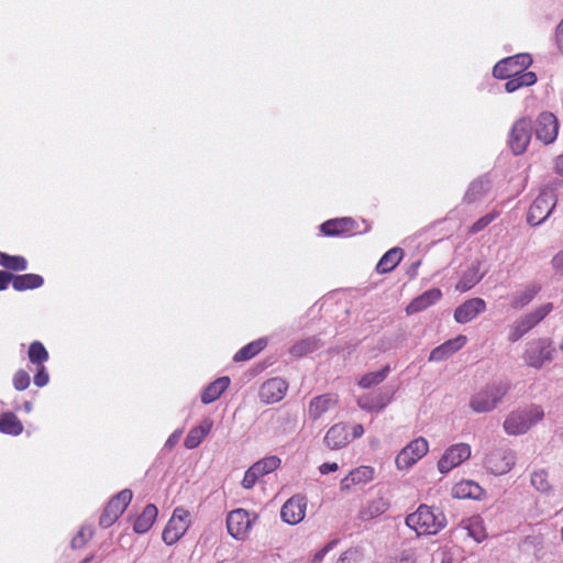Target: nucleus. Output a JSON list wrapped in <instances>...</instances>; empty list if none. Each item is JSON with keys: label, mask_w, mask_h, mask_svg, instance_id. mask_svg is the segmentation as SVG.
<instances>
[{"label": "nucleus", "mask_w": 563, "mask_h": 563, "mask_svg": "<svg viewBox=\"0 0 563 563\" xmlns=\"http://www.w3.org/2000/svg\"><path fill=\"white\" fill-rule=\"evenodd\" d=\"M405 522L418 537L434 536L446 526V517L438 508L420 505L406 517Z\"/></svg>", "instance_id": "nucleus-1"}, {"label": "nucleus", "mask_w": 563, "mask_h": 563, "mask_svg": "<svg viewBox=\"0 0 563 563\" xmlns=\"http://www.w3.org/2000/svg\"><path fill=\"white\" fill-rule=\"evenodd\" d=\"M543 418V408L540 405L532 404L510 411L503 423V428L508 435H521L542 421Z\"/></svg>", "instance_id": "nucleus-2"}, {"label": "nucleus", "mask_w": 563, "mask_h": 563, "mask_svg": "<svg viewBox=\"0 0 563 563\" xmlns=\"http://www.w3.org/2000/svg\"><path fill=\"white\" fill-rule=\"evenodd\" d=\"M508 393V386L504 383H493L474 393L468 406L475 413H487L495 410Z\"/></svg>", "instance_id": "nucleus-3"}, {"label": "nucleus", "mask_w": 563, "mask_h": 563, "mask_svg": "<svg viewBox=\"0 0 563 563\" xmlns=\"http://www.w3.org/2000/svg\"><path fill=\"white\" fill-rule=\"evenodd\" d=\"M555 347L547 338H539L527 343L522 358L525 363L536 369H540L545 363L553 361Z\"/></svg>", "instance_id": "nucleus-4"}, {"label": "nucleus", "mask_w": 563, "mask_h": 563, "mask_svg": "<svg viewBox=\"0 0 563 563\" xmlns=\"http://www.w3.org/2000/svg\"><path fill=\"white\" fill-rule=\"evenodd\" d=\"M191 523L192 518L189 510L183 507L175 508L172 517L163 530V541L167 545L175 544L185 536Z\"/></svg>", "instance_id": "nucleus-5"}, {"label": "nucleus", "mask_w": 563, "mask_h": 563, "mask_svg": "<svg viewBox=\"0 0 563 563\" xmlns=\"http://www.w3.org/2000/svg\"><path fill=\"white\" fill-rule=\"evenodd\" d=\"M556 205V195L552 187H544L541 189L539 196L531 205L527 220L531 225H539L553 211Z\"/></svg>", "instance_id": "nucleus-6"}, {"label": "nucleus", "mask_w": 563, "mask_h": 563, "mask_svg": "<svg viewBox=\"0 0 563 563\" xmlns=\"http://www.w3.org/2000/svg\"><path fill=\"white\" fill-rule=\"evenodd\" d=\"M515 464L516 453L508 448H494L484 459L485 470L495 476L509 473Z\"/></svg>", "instance_id": "nucleus-7"}, {"label": "nucleus", "mask_w": 563, "mask_h": 563, "mask_svg": "<svg viewBox=\"0 0 563 563\" xmlns=\"http://www.w3.org/2000/svg\"><path fill=\"white\" fill-rule=\"evenodd\" d=\"M553 310V303L547 302L518 319L510 328L509 341L516 342L534 328Z\"/></svg>", "instance_id": "nucleus-8"}, {"label": "nucleus", "mask_w": 563, "mask_h": 563, "mask_svg": "<svg viewBox=\"0 0 563 563\" xmlns=\"http://www.w3.org/2000/svg\"><path fill=\"white\" fill-rule=\"evenodd\" d=\"M429 451L428 441L422 438H416L410 441L395 459V465L399 471L410 470L418 461H420Z\"/></svg>", "instance_id": "nucleus-9"}, {"label": "nucleus", "mask_w": 563, "mask_h": 563, "mask_svg": "<svg viewBox=\"0 0 563 563\" xmlns=\"http://www.w3.org/2000/svg\"><path fill=\"white\" fill-rule=\"evenodd\" d=\"M471 445L464 442L446 448L438 461L437 467L441 474H448L471 457Z\"/></svg>", "instance_id": "nucleus-10"}, {"label": "nucleus", "mask_w": 563, "mask_h": 563, "mask_svg": "<svg viewBox=\"0 0 563 563\" xmlns=\"http://www.w3.org/2000/svg\"><path fill=\"white\" fill-rule=\"evenodd\" d=\"M256 519L255 512L242 508L232 510L227 517L228 531L234 539L243 540L249 536Z\"/></svg>", "instance_id": "nucleus-11"}, {"label": "nucleus", "mask_w": 563, "mask_h": 563, "mask_svg": "<svg viewBox=\"0 0 563 563\" xmlns=\"http://www.w3.org/2000/svg\"><path fill=\"white\" fill-rule=\"evenodd\" d=\"M532 136V121L529 118L518 119L509 134V146L514 154L520 155L526 152Z\"/></svg>", "instance_id": "nucleus-12"}, {"label": "nucleus", "mask_w": 563, "mask_h": 563, "mask_svg": "<svg viewBox=\"0 0 563 563\" xmlns=\"http://www.w3.org/2000/svg\"><path fill=\"white\" fill-rule=\"evenodd\" d=\"M132 499V492L130 489H123L117 494L104 508L101 517L100 525L104 528L113 525L117 519L123 514L128 505Z\"/></svg>", "instance_id": "nucleus-13"}, {"label": "nucleus", "mask_w": 563, "mask_h": 563, "mask_svg": "<svg viewBox=\"0 0 563 563\" xmlns=\"http://www.w3.org/2000/svg\"><path fill=\"white\" fill-rule=\"evenodd\" d=\"M531 63L532 58L530 55L517 54L498 62L493 69V74L496 78H506L512 75H518V71L526 70Z\"/></svg>", "instance_id": "nucleus-14"}, {"label": "nucleus", "mask_w": 563, "mask_h": 563, "mask_svg": "<svg viewBox=\"0 0 563 563\" xmlns=\"http://www.w3.org/2000/svg\"><path fill=\"white\" fill-rule=\"evenodd\" d=\"M307 498L302 495H295L287 499L280 509V518L284 522L295 526L306 517Z\"/></svg>", "instance_id": "nucleus-15"}, {"label": "nucleus", "mask_w": 563, "mask_h": 563, "mask_svg": "<svg viewBox=\"0 0 563 563\" xmlns=\"http://www.w3.org/2000/svg\"><path fill=\"white\" fill-rule=\"evenodd\" d=\"M559 133V122L551 112H542L536 121V137L544 144L555 141Z\"/></svg>", "instance_id": "nucleus-16"}, {"label": "nucleus", "mask_w": 563, "mask_h": 563, "mask_svg": "<svg viewBox=\"0 0 563 563\" xmlns=\"http://www.w3.org/2000/svg\"><path fill=\"white\" fill-rule=\"evenodd\" d=\"M287 389L288 384L283 378L275 377L263 383L258 395L264 404H275L285 397Z\"/></svg>", "instance_id": "nucleus-17"}, {"label": "nucleus", "mask_w": 563, "mask_h": 563, "mask_svg": "<svg viewBox=\"0 0 563 563\" xmlns=\"http://www.w3.org/2000/svg\"><path fill=\"white\" fill-rule=\"evenodd\" d=\"M375 470L368 465H361L353 468L350 473L341 479V492H351L356 485H365L374 479Z\"/></svg>", "instance_id": "nucleus-18"}, {"label": "nucleus", "mask_w": 563, "mask_h": 563, "mask_svg": "<svg viewBox=\"0 0 563 563\" xmlns=\"http://www.w3.org/2000/svg\"><path fill=\"white\" fill-rule=\"evenodd\" d=\"M338 396L324 394L313 397L308 406V418L312 421L319 420L324 413L338 407Z\"/></svg>", "instance_id": "nucleus-19"}, {"label": "nucleus", "mask_w": 563, "mask_h": 563, "mask_svg": "<svg viewBox=\"0 0 563 563\" xmlns=\"http://www.w3.org/2000/svg\"><path fill=\"white\" fill-rule=\"evenodd\" d=\"M351 441L349 426L343 422L333 424L327 432L323 439L324 444L330 450H340L345 448Z\"/></svg>", "instance_id": "nucleus-20"}, {"label": "nucleus", "mask_w": 563, "mask_h": 563, "mask_svg": "<svg viewBox=\"0 0 563 563\" xmlns=\"http://www.w3.org/2000/svg\"><path fill=\"white\" fill-rule=\"evenodd\" d=\"M389 506L390 503L386 496H376L362 505L358 511V518L362 521H371L385 514L389 509Z\"/></svg>", "instance_id": "nucleus-21"}, {"label": "nucleus", "mask_w": 563, "mask_h": 563, "mask_svg": "<svg viewBox=\"0 0 563 563\" xmlns=\"http://www.w3.org/2000/svg\"><path fill=\"white\" fill-rule=\"evenodd\" d=\"M486 302L482 298H472L460 305L454 311L457 323H467L485 311Z\"/></svg>", "instance_id": "nucleus-22"}, {"label": "nucleus", "mask_w": 563, "mask_h": 563, "mask_svg": "<svg viewBox=\"0 0 563 563\" xmlns=\"http://www.w3.org/2000/svg\"><path fill=\"white\" fill-rule=\"evenodd\" d=\"M467 342V338L463 334H460L455 336L454 339L448 340L446 342L442 343L441 345L434 347L430 355L429 361L430 362H441L450 356H452L454 353H456L459 350H461Z\"/></svg>", "instance_id": "nucleus-23"}, {"label": "nucleus", "mask_w": 563, "mask_h": 563, "mask_svg": "<svg viewBox=\"0 0 563 563\" xmlns=\"http://www.w3.org/2000/svg\"><path fill=\"white\" fill-rule=\"evenodd\" d=\"M541 284L531 282L517 289L510 296V306L512 309H522L528 306L541 291Z\"/></svg>", "instance_id": "nucleus-24"}, {"label": "nucleus", "mask_w": 563, "mask_h": 563, "mask_svg": "<svg viewBox=\"0 0 563 563\" xmlns=\"http://www.w3.org/2000/svg\"><path fill=\"white\" fill-rule=\"evenodd\" d=\"M442 297V292L438 288H432L424 291L422 295L415 298L406 308L408 314L420 312L430 306L438 302Z\"/></svg>", "instance_id": "nucleus-25"}, {"label": "nucleus", "mask_w": 563, "mask_h": 563, "mask_svg": "<svg viewBox=\"0 0 563 563\" xmlns=\"http://www.w3.org/2000/svg\"><path fill=\"white\" fill-rule=\"evenodd\" d=\"M321 231L324 235H339L354 232V220L351 218H340L328 220L321 224Z\"/></svg>", "instance_id": "nucleus-26"}, {"label": "nucleus", "mask_w": 563, "mask_h": 563, "mask_svg": "<svg viewBox=\"0 0 563 563\" xmlns=\"http://www.w3.org/2000/svg\"><path fill=\"white\" fill-rule=\"evenodd\" d=\"M483 493L482 487L470 479L456 483L451 490L452 497L457 499L473 498L477 499Z\"/></svg>", "instance_id": "nucleus-27"}, {"label": "nucleus", "mask_w": 563, "mask_h": 563, "mask_svg": "<svg viewBox=\"0 0 563 563\" xmlns=\"http://www.w3.org/2000/svg\"><path fill=\"white\" fill-rule=\"evenodd\" d=\"M212 426L213 422L211 419H203L198 427H195L189 431L185 439V446L187 449L197 448L203 441L207 434L211 431Z\"/></svg>", "instance_id": "nucleus-28"}, {"label": "nucleus", "mask_w": 563, "mask_h": 563, "mask_svg": "<svg viewBox=\"0 0 563 563\" xmlns=\"http://www.w3.org/2000/svg\"><path fill=\"white\" fill-rule=\"evenodd\" d=\"M505 90L507 92H515L521 87H529L536 84L537 75L533 71L521 70L518 75L506 77Z\"/></svg>", "instance_id": "nucleus-29"}, {"label": "nucleus", "mask_w": 563, "mask_h": 563, "mask_svg": "<svg viewBox=\"0 0 563 563\" xmlns=\"http://www.w3.org/2000/svg\"><path fill=\"white\" fill-rule=\"evenodd\" d=\"M229 385L230 378L227 376L216 379L205 388L201 401L206 405L213 402L224 393Z\"/></svg>", "instance_id": "nucleus-30"}, {"label": "nucleus", "mask_w": 563, "mask_h": 563, "mask_svg": "<svg viewBox=\"0 0 563 563\" xmlns=\"http://www.w3.org/2000/svg\"><path fill=\"white\" fill-rule=\"evenodd\" d=\"M389 402V398L380 393L377 394H366L357 399V405L360 408L367 411H380L383 410L387 404Z\"/></svg>", "instance_id": "nucleus-31"}, {"label": "nucleus", "mask_w": 563, "mask_h": 563, "mask_svg": "<svg viewBox=\"0 0 563 563\" xmlns=\"http://www.w3.org/2000/svg\"><path fill=\"white\" fill-rule=\"evenodd\" d=\"M484 274L479 273V263L472 264L463 274L455 288L460 292H465L473 288Z\"/></svg>", "instance_id": "nucleus-32"}, {"label": "nucleus", "mask_w": 563, "mask_h": 563, "mask_svg": "<svg viewBox=\"0 0 563 563\" xmlns=\"http://www.w3.org/2000/svg\"><path fill=\"white\" fill-rule=\"evenodd\" d=\"M157 507L153 504H148L143 512L137 517L134 522V531L136 533H145L147 532L157 518Z\"/></svg>", "instance_id": "nucleus-33"}, {"label": "nucleus", "mask_w": 563, "mask_h": 563, "mask_svg": "<svg viewBox=\"0 0 563 563\" xmlns=\"http://www.w3.org/2000/svg\"><path fill=\"white\" fill-rule=\"evenodd\" d=\"M401 258V249L393 247L382 256L377 263L376 271L380 274L389 273L399 264Z\"/></svg>", "instance_id": "nucleus-34"}, {"label": "nucleus", "mask_w": 563, "mask_h": 563, "mask_svg": "<svg viewBox=\"0 0 563 563\" xmlns=\"http://www.w3.org/2000/svg\"><path fill=\"white\" fill-rule=\"evenodd\" d=\"M489 188V180L485 177H481L470 185L465 194L464 200L468 203L479 201L485 197Z\"/></svg>", "instance_id": "nucleus-35"}, {"label": "nucleus", "mask_w": 563, "mask_h": 563, "mask_svg": "<svg viewBox=\"0 0 563 563\" xmlns=\"http://www.w3.org/2000/svg\"><path fill=\"white\" fill-rule=\"evenodd\" d=\"M23 430L22 422L13 412L0 415V432L16 437L20 435Z\"/></svg>", "instance_id": "nucleus-36"}, {"label": "nucleus", "mask_w": 563, "mask_h": 563, "mask_svg": "<svg viewBox=\"0 0 563 563\" xmlns=\"http://www.w3.org/2000/svg\"><path fill=\"white\" fill-rule=\"evenodd\" d=\"M44 279L37 274H24L13 277L12 286L18 291L35 289L43 285Z\"/></svg>", "instance_id": "nucleus-37"}, {"label": "nucleus", "mask_w": 563, "mask_h": 563, "mask_svg": "<svg viewBox=\"0 0 563 563\" xmlns=\"http://www.w3.org/2000/svg\"><path fill=\"white\" fill-rule=\"evenodd\" d=\"M266 343L265 339L253 341L238 351L233 360L235 362L250 360L258 354L266 346Z\"/></svg>", "instance_id": "nucleus-38"}, {"label": "nucleus", "mask_w": 563, "mask_h": 563, "mask_svg": "<svg viewBox=\"0 0 563 563\" xmlns=\"http://www.w3.org/2000/svg\"><path fill=\"white\" fill-rule=\"evenodd\" d=\"M530 482L531 485L540 493L550 494L552 492V485L549 481V475L544 470L532 472Z\"/></svg>", "instance_id": "nucleus-39"}, {"label": "nucleus", "mask_w": 563, "mask_h": 563, "mask_svg": "<svg viewBox=\"0 0 563 563\" xmlns=\"http://www.w3.org/2000/svg\"><path fill=\"white\" fill-rule=\"evenodd\" d=\"M279 466L280 459L276 455L266 456L253 464L254 470L257 471L261 477L274 472Z\"/></svg>", "instance_id": "nucleus-40"}, {"label": "nucleus", "mask_w": 563, "mask_h": 563, "mask_svg": "<svg viewBox=\"0 0 563 563\" xmlns=\"http://www.w3.org/2000/svg\"><path fill=\"white\" fill-rule=\"evenodd\" d=\"M27 354L30 362L37 366L43 365L48 360V352L38 341H34L30 344Z\"/></svg>", "instance_id": "nucleus-41"}, {"label": "nucleus", "mask_w": 563, "mask_h": 563, "mask_svg": "<svg viewBox=\"0 0 563 563\" xmlns=\"http://www.w3.org/2000/svg\"><path fill=\"white\" fill-rule=\"evenodd\" d=\"M0 265L13 271H25L27 267V263L24 257L11 256L2 252H0Z\"/></svg>", "instance_id": "nucleus-42"}, {"label": "nucleus", "mask_w": 563, "mask_h": 563, "mask_svg": "<svg viewBox=\"0 0 563 563\" xmlns=\"http://www.w3.org/2000/svg\"><path fill=\"white\" fill-rule=\"evenodd\" d=\"M387 372L388 368L386 367L382 371L368 373L360 379L358 384L363 388H369L374 385L382 383L386 378Z\"/></svg>", "instance_id": "nucleus-43"}, {"label": "nucleus", "mask_w": 563, "mask_h": 563, "mask_svg": "<svg viewBox=\"0 0 563 563\" xmlns=\"http://www.w3.org/2000/svg\"><path fill=\"white\" fill-rule=\"evenodd\" d=\"M362 551L357 548H351L340 555L336 563H362Z\"/></svg>", "instance_id": "nucleus-44"}, {"label": "nucleus", "mask_w": 563, "mask_h": 563, "mask_svg": "<svg viewBox=\"0 0 563 563\" xmlns=\"http://www.w3.org/2000/svg\"><path fill=\"white\" fill-rule=\"evenodd\" d=\"M314 349H316L314 340L308 339V340H303V341L295 344L291 347V354H294L296 356H300L308 352L313 351Z\"/></svg>", "instance_id": "nucleus-45"}, {"label": "nucleus", "mask_w": 563, "mask_h": 563, "mask_svg": "<svg viewBox=\"0 0 563 563\" xmlns=\"http://www.w3.org/2000/svg\"><path fill=\"white\" fill-rule=\"evenodd\" d=\"M30 375L23 371L19 369L13 376V386L16 390H25L30 386Z\"/></svg>", "instance_id": "nucleus-46"}, {"label": "nucleus", "mask_w": 563, "mask_h": 563, "mask_svg": "<svg viewBox=\"0 0 563 563\" xmlns=\"http://www.w3.org/2000/svg\"><path fill=\"white\" fill-rule=\"evenodd\" d=\"M92 528L91 527H82L80 531L73 538L71 544L74 548L82 547L87 540L92 537Z\"/></svg>", "instance_id": "nucleus-47"}, {"label": "nucleus", "mask_w": 563, "mask_h": 563, "mask_svg": "<svg viewBox=\"0 0 563 563\" xmlns=\"http://www.w3.org/2000/svg\"><path fill=\"white\" fill-rule=\"evenodd\" d=\"M497 217L496 212L488 213L477 220L470 229V233L475 234L486 228L495 218Z\"/></svg>", "instance_id": "nucleus-48"}, {"label": "nucleus", "mask_w": 563, "mask_h": 563, "mask_svg": "<svg viewBox=\"0 0 563 563\" xmlns=\"http://www.w3.org/2000/svg\"><path fill=\"white\" fill-rule=\"evenodd\" d=\"M260 477V474H257V471H255L252 465L244 474L242 486L246 489H251Z\"/></svg>", "instance_id": "nucleus-49"}, {"label": "nucleus", "mask_w": 563, "mask_h": 563, "mask_svg": "<svg viewBox=\"0 0 563 563\" xmlns=\"http://www.w3.org/2000/svg\"><path fill=\"white\" fill-rule=\"evenodd\" d=\"M417 554L413 549H406L395 556V563H416Z\"/></svg>", "instance_id": "nucleus-50"}, {"label": "nucleus", "mask_w": 563, "mask_h": 563, "mask_svg": "<svg viewBox=\"0 0 563 563\" xmlns=\"http://www.w3.org/2000/svg\"><path fill=\"white\" fill-rule=\"evenodd\" d=\"M49 376L44 365L38 366L37 372L34 376V384L37 387H44L48 384Z\"/></svg>", "instance_id": "nucleus-51"}, {"label": "nucleus", "mask_w": 563, "mask_h": 563, "mask_svg": "<svg viewBox=\"0 0 563 563\" xmlns=\"http://www.w3.org/2000/svg\"><path fill=\"white\" fill-rule=\"evenodd\" d=\"M336 540H332L329 543H327L322 549L317 551L312 558V563H319L321 562L324 556L336 545Z\"/></svg>", "instance_id": "nucleus-52"}, {"label": "nucleus", "mask_w": 563, "mask_h": 563, "mask_svg": "<svg viewBox=\"0 0 563 563\" xmlns=\"http://www.w3.org/2000/svg\"><path fill=\"white\" fill-rule=\"evenodd\" d=\"M551 266L556 274L563 276V249L553 256Z\"/></svg>", "instance_id": "nucleus-53"}, {"label": "nucleus", "mask_w": 563, "mask_h": 563, "mask_svg": "<svg viewBox=\"0 0 563 563\" xmlns=\"http://www.w3.org/2000/svg\"><path fill=\"white\" fill-rule=\"evenodd\" d=\"M555 43L561 53H563V19L556 26Z\"/></svg>", "instance_id": "nucleus-54"}, {"label": "nucleus", "mask_w": 563, "mask_h": 563, "mask_svg": "<svg viewBox=\"0 0 563 563\" xmlns=\"http://www.w3.org/2000/svg\"><path fill=\"white\" fill-rule=\"evenodd\" d=\"M339 470V465L338 463L333 462V463H322L320 466H319V472L322 474V475H325V474H329V473H333V472H336Z\"/></svg>", "instance_id": "nucleus-55"}, {"label": "nucleus", "mask_w": 563, "mask_h": 563, "mask_svg": "<svg viewBox=\"0 0 563 563\" xmlns=\"http://www.w3.org/2000/svg\"><path fill=\"white\" fill-rule=\"evenodd\" d=\"M13 277L10 273L0 271V290H4L10 282H13Z\"/></svg>", "instance_id": "nucleus-56"}, {"label": "nucleus", "mask_w": 563, "mask_h": 563, "mask_svg": "<svg viewBox=\"0 0 563 563\" xmlns=\"http://www.w3.org/2000/svg\"><path fill=\"white\" fill-rule=\"evenodd\" d=\"M181 437V431L180 430H176L174 431L167 439L166 443H165V446L166 448H173L180 439Z\"/></svg>", "instance_id": "nucleus-57"}, {"label": "nucleus", "mask_w": 563, "mask_h": 563, "mask_svg": "<svg viewBox=\"0 0 563 563\" xmlns=\"http://www.w3.org/2000/svg\"><path fill=\"white\" fill-rule=\"evenodd\" d=\"M363 434H364L363 426L362 424H355L353 427V433H352L353 438H355V439L356 438H361Z\"/></svg>", "instance_id": "nucleus-58"}, {"label": "nucleus", "mask_w": 563, "mask_h": 563, "mask_svg": "<svg viewBox=\"0 0 563 563\" xmlns=\"http://www.w3.org/2000/svg\"><path fill=\"white\" fill-rule=\"evenodd\" d=\"M470 536L473 537L476 541H481L484 538L483 531L473 530L472 528H468Z\"/></svg>", "instance_id": "nucleus-59"}, {"label": "nucleus", "mask_w": 563, "mask_h": 563, "mask_svg": "<svg viewBox=\"0 0 563 563\" xmlns=\"http://www.w3.org/2000/svg\"><path fill=\"white\" fill-rule=\"evenodd\" d=\"M555 170L563 175V155L559 156L556 159H555Z\"/></svg>", "instance_id": "nucleus-60"}, {"label": "nucleus", "mask_w": 563, "mask_h": 563, "mask_svg": "<svg viewBox=\"0 0 563 563\" xmlns=\"http://www.w3.org/2000/svg\"><path fill=\"white\" fill-rule=\"evenodd\" d=\"M441 555H442V562L441 563H452L451 562V554L448 551L443 550L441 552Z\"/></svg>", "instance_id": "nucleus-61"}, {"label": "nucleus", "mask_w": 563, "mask_h": 563, "mask_svg": "<svg viewBox=\"0 0 563 563\" xmlns=\"http://www.w3.org/2000/svg\"><path fill=\"white\" fill-rule=\"evenodd\" d=\"M32 409H33L32 404H31L30 401H25V402H24V410H25L26 412H31V411H32Z\"/></svg>", "instance_id": "nucleus-62"}]
</instances>
